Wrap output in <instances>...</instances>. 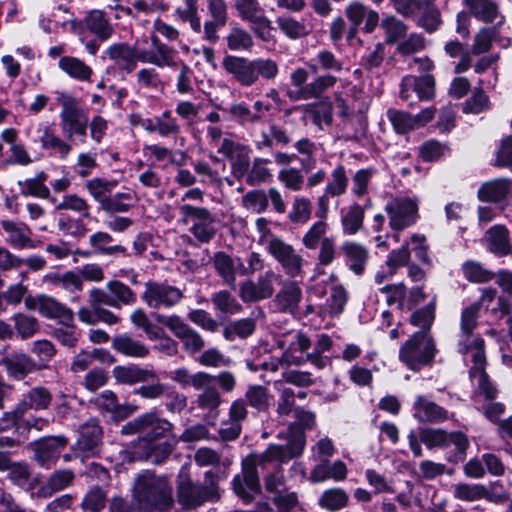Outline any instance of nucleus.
<instances>
[{
  "instance_id": "1",
  "label": "nucleus",
  "mask_w": 512,
  "mask_h": 512,
  "mask_svg": "<svg viewBox=\"0 0 512 512\" xmlns=\"http://www.w3.org/2000/svg\"><path fill=\"white\" fill-rule=\"evenodd\" d=\"M306 439L296 431L286 445L270 444L262 453L248 455L242 461V475L233 478V490L245 503H250L260 492L257 468L266 469L272 463L283 464L299 457L305 448Z\"/></svg>"
},
{
  "instance_id": "2",
  "label": "nucleus",
  "mask_w": 512,
  "mask_h": 512,
  "mask_svg": "<svg viewBox=\"0 0 512 512\" xmlns=\"http://www.w3.org/2000/svg\"><path fill=\"white\" fill-rule=\"evenodd\" d=\"M133 497L142 512H168L173 504L168 481L148 472L136 478Z\"/></svg>"
},
{
  "instance_id": "3",
  "label": "nucleus",
  "mask_w": 512,
  "mask_h": 512,
  "mask_svg": "<svg viewBox=\"0 0 512 512\" xmlns=\"http://www.w3.org/2000/svg\"><path fill=\"white\" fill-rule=\"evenodd\" d=\"M222 66L243 87L256 84L260 76L267 80L274 79L279 70L277 63L270 58L250 60L234 55L224 57Z\"/></svg>"
},
{
  "instance_id": "4",
  "label": "nucleus",
  "mask_w": 512,
  "mask_h": 512,
  "mask_svg": "<svg viewBox=\"0 0 512 512\" xmlns=\"http://www.w3.org/2000/svg\"><path fill=\"white\" fill-rule=\"evenodd\" d=\"M56 102L60 106L59 120L62 133L68 140L75 136L85 138L87 135L89 118L80 99L69 92H57Z\"/></svg>"
},
{
  "instance_id": "5",
  "label": "nucleus",
  "mask_w": 512,
  "mask_h": 512,
  "mask_svg": "<svg viewBox=\"0 0 512 512\" xmlns=\"http://www.w3.org/2000/svg\"><path fill=\"white\" fill-rule=\"evenodd\" d=\"M219 475L209 470L204 474L203 484H195L189 477L181 478L177 487L179 503L186 508H196L205 502L220 499Z\"/></svg>"
},
{
  "instance_id": "6",
  "label": "nucleus",
  "mask_w": 512,
  "mask_h": 512,
  "mask_svg": "<svg viewBox=\"0 0 512 512\" xmlns=\"http://www.w3.org/2000/svg\"><path fill=\"white\" fill-rule=\"evenodd\" d=\"M437 353L433 337L428 331L415 332L399 350V359L412 371L431 365Z\"/></svg>"
},
{
  "instance_id": "7",
  "label": "nucleus",
  "mask_w": 512,
  "mask_h": 512,
  "mask_svg": "<svg viewBox=\"0 0 512 512\" xmlns=\"http://www.w3.org/2000/svg\"><path fill=\"white\" fill-rule=\"evenodd\" d=\"M485 342L482 338H472L466 350L461 348V341H458V351L463 355H470L472 366L469 370L470 379L476 384V395L480 394L485 399L492 400L497 396V389L486 373Z\"/></svg>"
},
{
  "instance_id": "8",
  "label": "nucleus",
  "mask_w": 512,
  "mask_h": 512,
  "mask_svg": "<svg viewBox=\"0 0 512 512\" xmlns=\"http://www.w3.org/2000/svg\"><path fill=\"white\" fill-rule=\"evenodd\" d=\"M180 222L189 225L188 231L204 244L209 243L217 233L216 216L205 207L183 204L179 206Z\"/></svg>"
},
{
  "instance_id": "9",
  "label": "nucleus",
  "mask_w": 512,
  "mask_h": 512,
  "mask_svg": "<svg viewBox=\"0 0 512 512\" xmlns=\"http://www.w3.org/2000/svg\"><path fill=\"white\" fill-rule=\"evenodd\" d=\"M308 78L309 71L303 67L294 69L290 75L291 84L298 89V99L320 98L338 82V78L331 73L317 75L309 83Z\"/></svg>"
},
{
  "instance_id": "10",
  "label": "nucleus",
  "mask_w": 512,
  "mask_h": 512,
  "mask_svg": "<svg viewBox=\"0 0 512 512\" xmlns=\"http://www.w3.org/2000/svg\"><path fill=\"white\" fill-rule=\"evenodd\" d=\"M68 443L69 439L64 435H51L28 443L26 448L40 467L51 469L57 464Z\"/></svg>"
},
{
  "instance_id": "11",
  "label": "nucleus",
  "mask_w": 512,
  "mask_h": 512,
  "mask_svg": "<svg viewBox=\"0 0 512 512\" xmlns=\"http://www.w3.org/2000/svg\"><path fill=\"white\" fill-rule=\"evenodd\" d=\"M267 251L287 276L295 278L303 273L304 258L291 244L280 237L270 236L267 241Z\"/></svg>"
},
{
  "instance_id": "12",
  "label": "nucleus",
  "mask_w": 512,
  "mask_h": 512,
  "mask_svg": "<svg viewBox=\"0 0 512 512\" xmlns=\"http://www.w3.org/2000/svg\"><path fill=\"white\" fill-rule=\"evenodd\" d=\"M172 428V424L159 418L155 413H145L127 422L121 427L123 435L139 434L151 442L163 437Z\"/></svg>"
},
{
  "instance_id": "13",
  "label": "nucleus",
  "mask_w": 512,
  "mask_h": 512,
  "mask_svg": "<svg viewBox=\"0 0 512 512\" xmlns=\"http://www.w3.org/2000/svg\"><path fill=\"white\" fill-rule=\"evenodd\" d=\"M154 318L156 322L167 327L176 338L181 340L183 348L189 354H195L204 347L205 342L201 335L191 328L180 316L156 313Z\"/></svg>"
},
{
  "instance_id": "14",
  "label": "nucleus",
  "mask_w": 512,
  "mask_h": 512,
  "mask_svg": "<svg viewBox=\"0 0 512 512\" xmlns=\"http://www.w3.org/2000/svg\"><path fill=\"white\" fill-rule=\"evenodd\" d=\"M141 298L151 309H170L182 300L183 293L167 282L149 280L145 283Z\"/></svg>"
},
{
  "instance_id": "15",
  "label": "nucleus",
  "mask_w": 512,
  "mask_h": 512,
  "mask_svg": "<svg viewBox=\"0 0 512 512\" xmlns=\"http://www.w3.org/2000/svg\"><path fill=\"white\" fill-rule=\"evenodd\" d=\"M282 276L269 269L257 277L256 281L245 280L239 286V297L244 303L259 302L269 299L275 292L274 284L281 280Z\"/></svg>"
},
{
  "instance_id": "16",
  "label": "nucleus",
  "mask_w": 512,
  "mask_h": 512,
  "mask_svg": "<svg viewBox=\"0 0 512 512\" xmlns=\"http://www.w3.org/2000/svg\"><path fill=\"white\" fill-rule=\"evenodd\" d=\"M389 217V226L392 230L402 231L414 225L418 218V204L408 197H397L385 205Z\"/></svg>"
},
{
  "instance_id": "17",
  "label": "nucleus",
  "mask_w": 512,
  "mask_h": 512,
  "mask_svg": "<svg viewBox=\"0 0 512 512\" xmlns=\"http://www.w3.org/2000/svg\"><path fill=\"white\" fill-rule=\"evenodd\" d=\"M278 283L280 288L271 302L272 306L279 313L297 316L303 299L300 284L295 280L282 278Z\"/></svg>"
},
{
  "instance_id": "18",
  "label": "nucleus",
  "mask_w": 512,
  "mask_h": 512,
  "mask_svg": "<svg viewBox=\"0 0 512 512\" xmlns=\"http://www.w3.org/2000/svg\"><path fill=\"white\" fill-rule=\"evenodd\" d=\"M221 109L219 105L216 106ZM222 110L229 115V119L236 122L242 127L256 125L263 121L267 112L270 110V105L262 100H256L252 107L246 102H233L228 108Z\"/></svg>"
},
{
  "instance_id": "19",
  "label": "nucleus",
  "mask_w": 512,
  "mask_h": 512,
  "mask_svg": "<svg viewBox=\"0 0 512 512\" xmlns=\"http://www.w3.org/2000/svg\"><path fill=\"white\" fill-rule=\"evenodd\" d=\"M349 178L346 168L339 164L331 172L324 193L317 200L316 216L325 219L330 206V198L339 197L346 193Z\"/></svg>"
},
{
  "instance_id": "20",
  "label": "nucleus",
  "mask_w": 512,
  "mask_h": 512,
  "mask_svg": "<svg viewBox=\"0 0 512 512\" xmlns=\"http://www.w3.org/2000/svg\"><path fill=\"white\" fill-rule=\"evenodd\" d=\"M209 19L203 23V39L210 44L219 41V30L228 23V3L226 0H206Z\"/></svg>"
},
{
  "instance_id": "21",
  "label": "nucleus",
  "mask_w": 512,
  "mask_h": 512,
  "mask_svg": "<svg viewBox=\"0 0 512 512\" xmlns=\"http://www.w3.org/2000/svg\"><path fill=\"white\" fill-rule=\"evenodd\" d=\"M311 345L310 338L299 331L290 332L278 340V346L284 351L283 357L294 365H301L307 361L306 356Z\"/></svg>"
},
{
  "instance_id": "22",
  "label": "nucleus",
  "mask_w": 512,
  "mask_h": 512,
  "mask_svg": "<svg viewBox=\"0 0 512 512\" xmlns=\"http://www.w3.org/2000/svg\"><path fill=\"white\" fill-rule=\"evenodd\" d=\"M105 56L127 74L136 69L137 62H141V51H138L135 45H130L127 42L113 43L108 46Z\"/></svg>"
},
{
  "instance_id": "23",
  "label": "nucleus",
  "mask_w": 512,
  "mask_h": 512,
  "mask_svg": "<svg viewBox=\"0 0 512 512\" xmlns=\"http://www.w3.org/2000/svg\"><path fill=\"white\" fill-rule=\"evenodd\" d=\"M150 50L141 51V63L151 64L158 68H174L177 66V50L160 41L156 35L151 36Z\"/></svg>"
},
{
  "instance_id": "24",
  "label": "nucleus",
  "mask_w": 512,
  "mask_h": 512,
  "mask_svg": "<svg viewBox=\"0 0 512 512\" xmlns=\"http://www.w3.org/2000/svg\"><path fill=\"white\" fill-rule=\"evenodd\" d=\"M413 417L420 423H441L449 419V412L424 395H417L413 403Z\"/></svg>"
},
{
  "instance_id": "25",
  "label": "nucleus",
  "mask_w": 512,
  "mask_h": 512,
  "mask_svg": "<svg viewBox=\"0 0 512 512\" xmlns=\"http://www.w3.org/2000/svg\"><path fill=\"white\" fill-rule=\"evenodd\" d=\"M101 440L102 429L98 421L91 419L80 426L76 447L83 456H93L98 453Z\"/></svg>"
},
{
  "instance_id": "26",
  "label": "nucleus",
  "mask_w": 512,
  "mask_h": 512,
  "mask_svg": "<svg viewBox=\"0 0 512 512\" xmlns=\"http://www.w3.org/2000/svg\"><path fill=\"white\" fill-rule=\"evenodd\" d=\"M112 376L117 384L135 385L156 379V372L135 364L117 365L112 369Z\"/></svg>"
},
{
  "instance_id": "27",
  "label": "nucleus",
  "mask_w": 512,
  "mask_h": 512,
  "mask_svg": "<svg viewBox=\"0 0 512 512\" xmlns=\"http://www.w3.org/2000/svg\"><path fill=\"white\" fill-rule=\"evenodd\" d=\"M38 131L41 133L39 142L41 147L48 151L51 156L66 160L72 152V145L56 134L49 125H40Z\"/></svg>"
},
{
  "instance_id": "28",
  "label": "nucleus",
  "mask_w": 512,
  "mask_h": 512,
  "mask_svg": "<svg viewBox=\"0 0 512 512\" xmlns=\"http://www.w3.org/2000/svg\"><path fill=\"white\" fill-rule=\"evenodd\" d=\"M453 495L456 499L466 502H473L481 499H487L493 502H504L509 499L507 493L493 495L482 484L458 483L453 488Z\"/></svg>"
},
{
  "instance_id": "29",
  "label": "nucleus",
  "mask_w": 512,
  "mask_h": 512,
  "mask_svg": "<svg viewBox=\"0 0 512 512\" xmlns=\"http://www.w3.org/2000/svg\"><path fill=\"white\" fill-rule=\"evenodd\" d=\"M2 229L6 233V242L15 249L33 248V240L31 239V229L22 222H14L12 220L3 219L0 222Z\"/></svg>"
},
{
  "instance_id": "30",
  "label": "nucleus",
  "mask_w": 512,
  "mask_h": 512,
  "mask_svg": "<svg viewBox=\"0 0 512 512\" xmlns=\"http://www.w3.org/2000/svg\"><path fill=\"white\" fill-rule=\"evenodd\" d=\"M39 313L48 319L58 320L62 324L73 323L74 313L51 296L39 295Z\"/></svg>"
},
{
  "instance_id": "31",
  "label": "nucleus",
  "mask_w": 512,
  "mask_h": 512,
  "mask_svg": "<svg viewBox=\"0 0 512 512\" xmlns=\"http://www.w3.org/2000/svg\"><path fill=\"white\" fill-rule=\"evenodd\" d=\"M341 251L349 269L356 275H361L368 262V249L357 242L346 241L342 244Z\"/></svg>"
},
{
  "instance_id": "32",
  "label": "nucleus",
  "mask_w": 512,
  "mask_h": 512,
  "mask_svg": "<svg viewBox=\"0 0 512 512\" xmlns=\"http://www.w3.org/2000/svg\"><path fill=\"white\" fill-rule=\"evenodd\" d=\"M52 402V394L44 386H36L31 388L25 394L23 398L17 403L19 406V412L25 413L30 410H46L49 408Z\"/></svg>"
},
{
  "instance_id": "33",
  "label": "nucleus",
  "mask_w": 512,
  "mask_h": 512,
  "mask_svg": "<svg viewBox=\"0 0 512 512\" xmlns=\"http://www.w3.org/2000/svg\"><path fill=\"white\" fill-rule=\"evenodd\" d=\"M83 23L87 30L95 35L100 41L109 40L114 34V28L107 15L98 9L89 11Z\"/></svg>"
},
{
  "instance_id": "34",
  "label": "nucleus",
  "mask_w": 512,
  "mask_h": 512,
  "mask_svg": "<svg viewBox=\"0 0 512 512\" xmlns=\"http://www.w3.org/2000/svg\"><path fill=\"white\" fill-rule=\"evenodd\" d=\"M7 374L14 380H22L37 369L35 361L28 355L19 353L2 359Z\"/></svg>"
},
{
  "instance_id": "35",
  "label": "nucleus",
  "mask_w": 512,
  "mask_h": 512,
  "mask_svg": "<svg viewBox=\"0 0 512 512\" xmlns=\"http://www.w3.org/2000/svg\"><path fill=\"white\" fill-rule=\"evenodd\" d=\"M212 263L223 282L229 287L235 288L236 275L238 274L237 258H233L223 251H218L214 254Z\"/></svg>"
},
{
  "instance_id": "36",
  "label": "nucleus",
  "mask_w": 512,
  "mask_h": 512,
  "mask_svg": "<svg viewBox=\"0 0 512 512\" xmlns=\"http://www.w3.org/2000/svg\"><path fill=\"white\" fill-rule=\"evenodd\" d=\"M171 379L184 389L193 387L195 390H201L203 387L214 382V376L211 374L204 371L191 373L184 367L174 370L171 374Z\"/></svg>"
},
{
  "instance_id": "37",
  "label": "nucleus",
  "mask_w": 512,
  "mask_h": 512,
  "mask_svg": "<svg viewBox=\"0 0 512 512\" xmlns=\"http://www.w3.org/2000/svg\"><path fill=\"white\" fill-rule=\"evenodd\" d=\"M480 311V304L473 303L466 307L461 313L460 319V334L459 340L461 341V348L466 350L469 340L472 338H481L473 334L474 329L477 327L478 317Z\"/></svg>"
},
{
  "instance_id": "38",
  "label": "nucleus",
  "mask_w": 512,
  "mask_h": 512,
  "mask_svg": "<svg viewBox=\"0 0 512 512\" xmlns=\"http://www.w3.org/2000/svg\"><path fill=\"white\" fill-rule=\"evenodd\" d=\"M347 475L344 462L338 460L330 464L328 460L321 461L310 474V480L314 483L324 482L330 478L335 481H343Z\"/></svg>"
},
{
  "instance_id": "39",
  "label": "nucleus",
  "mask_w": 512,
  "mask_h": 512,
  "mask_svg": "<svg viewBox=\"0 0 512 512\" xmlns=\"http://www.w3.org/2000/svg\"><path fill=\"white\" fill-rule=\"evenodd\" d=\"M94 360L104 363H114L115 358L105 349L95 348L92 351L82 350L73 358L70 369L73 373L86 371Z\"/></svg>"
},
{
  "instance_id": "40",
  "label": "nucleus",
  "mask_w": 512,
  "mask_h": 512,
  "mask_svg": "<svg viewBox=\"0 0 512 512\" xmlns=\"http://www.w3.org/2000/svg\"><path fill=\"white\" fill-rule=\"evenodd\" d=\"M58 68L72 79L90 82L93 70L84 61L72 56H63L58 62Z\"/></svg>"
},
{
  "instance_id": "41",
  "label": "nucleus",
  "mask_w": 512,
  "mask_h": 512,
  "mask_svg": "<svg viewBox=\"0 0 512 512\" xmlns=\"http://www.w3.org/2000/svg\"><path fill=\"white\" fill-rule=\"evenodd\" d=\"M112 348L118 353L132 358H145L150 352L145 344L127 334L114 337Z\"/></svg>"
},
{
  "instance_id": "42",
  "label": "nucleus",
  "mask_w": 512,
  "mask_h": 512,
  "mask_svg": "<svg viewBox=\"0 0 512 512\" xmlns=\"http://www.w3.org/2000/svg\"><path fill=\"white\" fill-rule=\"evenodd\" d=\"M74 478V473L69 469L56 470L48 478L47 484L39 489L38 495L44 498L50 497L53 493L69 487Z\"/></svg>"
},
{
  "instance_id": "43",
  "label": "nucleus",
  "mask_w": 512,
  "mask_h": 512,
  "mask_svg": "<svg viewBox=\"0 0 512 512\" xmlns=\"http://www.w3.org/2000/svg\"><path fill=\"white\" fill-rule=\"evenodd\" d=\"M225 41L230 51H248L254 46L251 34L237 23L230 26Z\"/></svg>"
},
{
  "instance_id": "44",
  "label": "nucleus",
  "mask_w": 512,
  "mask_h": 512,
  "mask_svg": "<svg viewBox=\"0 0 512 512\" xmlns=\"http://www.w3.org/2000/svg\"><path fill=\"white\" fill-rule=\"evenodd\" d=\"M510 189V182L506 179H495L481 185L478 198L485 202H498L506 197Z\"/></svg>"
},
{
  "instance_id": "45",
  "label": "nucleus",
  "mask_w": 512,
  "mask_h": 512,
  "mask_svg": "<svg viewBox=\"0 0 512 512\" xmlns=\"http://www.w3.org/2000/svg\"><path fill=\"white\" fill-rule=\"evenodd\" d=\"M47 177V174L42 171L34 178L18 181L21 195L47 199L50 195V190L45 185Z\"/></svg>"
},
{
  "instance_id": "46",
  "label": "nucleus",
  "mask_w": 512,
  "mask_h": 512,
  "mask_svg": "<svg viewBox=\"0 0 512 512\" xmlns=\"http://www.w3.org/2000/svg\"><path fill=\"white\" fill-rule=\"evenodd\" d=\"M132 192H118L114 195H109L107 200L103 201L100 208L108 214H117L128 212L136 202Z\"/></svg>"
},
{
  "instance_id": "47",
  "label": "nucleus",
  "mask_w": 512,
  "mask_h": 512,
  "mask_svg": "<svg viewBox=\"0 0 512 512\" xmlns=\"http://www.w3.org/2000/svg\"><path fill=\"white\" fill-rule=\"evenodd\" d=\"M365 216L364 207L357 203L349 206L347 212L342 214L341 225L345 235H355L363 226Z\"/></svg>"
},
{
  "instance_id": "48",
  "label": "nucleus",
  "mask_w": 512,
  "mask_h": 512,
  "mask_svg": "<svg viewBox=\"0 0 512 512\" xmlns=\"http://www.w3.org/2000/svg\"><path fill=\"white\" fill-rule=\"evenodd\" d=\"M273 396L263 385H250L245 392V401L250 407L265 412L269 409Z\"/></svg>"
},
{
  "instance_id": "49",
  "label": "nucleus",
  "mask_w": 512,
  "mask_h": 512,
  "mask_svg": "<svg viewBox=\"0 0 512 512\" xmlns=\"http://www.w3.org/2000/svg\"><path fill=\"white\" fill-rule=\"evenodd\" d=\"M404 86H414V91L421 100H430L435 94V79L430 74L421 77L405 76Z\"/></svg>"
},
{
  "instance_id": "50",
  "label": "nucleus",
  "mask_w": 512,
  "mask_h": 512,
  "mask_svg": "<svg viewBox=\"0 0 512 512\" xmlns=\"http://www.w3.org/2000/svg\"><path fill=\"white\" fill-rule=\"evenodd\" d=\"M277 24L281 32L290 39H298L310 34L311 27L303 20L283 16L277 18Z\"/></svg>"
},
{
  "instance_id": "51",
  "label": "nucleus",
  "mask_w": 512,
  "mask_h": 512,
  "mask_svg": "<svg viewBox=\"0 0 512 512\" xmlns=\"http://www.w3.org/2000/svg\"><path fill=\"white\" fill-rule=\"evenodd\" d=\"M256 329V321L253 318H242L231 322L223 330V337L233 341L236 337L245 339L251 336Z\"/></svg>"
},
{
  "instance_id": "52",
  "label": "nucleus",
  "mask_w": 512,
  "mask_h": 512,
  "mask_svg": "<svg viewBox=\"0 0 512 512\" xmlns=\"http://www.w3.org/2000/svg\"><path fill=\"white\" fill-rule=\"evenodd\" d=\"M106 288L111 291V296L116 302V308L121 306H132L137 301L136 293L127 285L119 280L107 282Z\"/></svg>"
},
{
  "instance_id": "53",
  "label": "nucleus",
  "mask_w": 512,
  "mask_h": 512,
  "mask_svg": "<svg viewBox=\"0 0 512 512\" xmlns=\"http://www.w3.org/2000/svg\"><path fill=\"white\" fill-rule=\"evenodd\" d=\"M215 309L225 315H235L242 311V305L234 295L227 290H220L211 296Z\"/></svg>"
},
{
  "instance_id": "54",
  "label": "nucleus",
  "mask_w": 512,
  "mask_h": 512,
  "mask_svg": "<svg viewBox=\"0 0 512 512\" xmlns=\"http://www.w3.org/2000/svg\"><path fill=\"white\" fill-rule=\"evenodd\" d=\"M381 28L384 31L385 42L394 44L403 39L408 31L407 25L395 16H386L381 21Z\"/></svg>"
},
{
  "instance_id": "55",
  "label": "nucleus",
  "mask_w": 512,
  "mask_h": 512,
  "mask_svg": "<svg viewBox=\"0 0 512 512\" xmlns=\"http://www.w3.org/2000/svg\"><path fill=\"white\" fill-rule=\"evenodd\" d=\"M107 489L95 485L84 495L81 502L83 512H100L107 502Z\"/></svg>"
},
{
  "instance_id": "56",
  "label": "nucleus",
  "mask_w": 512,
  "mask_h": 512,
  "mask_svg": "<svg viewBox=\"0 0 512 512\" xmlns=\"http://www.w3.org/2000/svg\"><path fill=\"white\" fill-rule=\"evenodd\" d=\"M116 185V181H108L106 179L96 177L88 180L85 183V188L91 197L98 202L99 208H101L103 201L107 200Z\"/></svg>"
},
{
  "instance_id": "57",
  "label": "nucleus",
  "mask_w": 512,
  "mask_h": 512,
  "mask_svg": "<svg viewBox=\"0 0 512 512\" xmlns=\"http://www.w3.org/2000/svg\"><path fill=\"white\" fill-rule=\"evenodd\" d=\"M315 61L317 64L309 65L310 70L313 73H317L319 68L327 72L340 73L343 71L342 61L338 59L332 51L328 49H322L318 51L315 56Z\"/></svg>"
},
{
  "instance_id": "58",
  "label": "nucleus",
  "mask_w": 512,
  "mask_h": 512,
  "mask_svg": "<svg viewBox=\"0 0 512 512\" xmlns=\"http://www.w3.org/2000/svg\"><path fill=\"white\" fill-rule=\"evenodd\" d=\"M489 249L498 255H505L509 252L508 230L504 226L496 225L487 232Z\"/></svg>"
},
{
  "instance_id": "59",
  "label": "nucleus",
  "mask_w": 512,
  "mask_h": 512,
  "mask_svg": "<svg viewBox=\"0 0 512 512\" xmlns=\"http://www.w3.org/2000/svg\"><path fill=\"white\" fill-rule=\"evenodd\" d=\"M269 164H271L269 159L260 157L255 158L246 176V183L251 186H255L268 182L272 177Z\"/></svg>"
},
{
  "instance_id": "60",
  "label": "nucleus",
  "mask_w": 512,
  "mask_h": 512,
  "mask_svg": "<svg viewBox=\"0 0 512 512\" xmlns=\"http://www.w3.org/2000/svg\"><path fill=\"white\" fill-rule=\"evenodd\" d=\"M56 210H69L78 213L82 218L90 217L91 206L88 201L77 194H66L55 206Z\"/></svg>"
},
{
  "instance_id": "61",
  "label": "nucleus",
  "mask_w": 512,
  "mask_h": 512,
  "mask_svg": "<svg viewBox=\"0 0 512 512\" xmlns=\"http://www.w3.org/2000/svg\"><path fill=\"white\" fill-rule=\"evenodd\" d=\"M14 328L18 336L23 339L32 338L40 330L38 320L24 313H16L13 315Z\"/></svg>"
},
{
  "instance_id": "62",
  "label": "nucleus",
  "mask_w": 512,
  "mask_h": 512,
  "mask_svg": "<svg viewBox=\"0 0 512 512\" xmlns=\"http://www.w3.org/2000/svg\"><path fill=\"white\" fill-rule=\"evenodd\" d=\"M472 14L484 21L493 22L498 15V7L491 0H465Z\"/></svg>"
},
{
  "instance_id": "63",
  "label": "nucleus",
  "mask_w": 512,
  "mask_h": 512,
  "mask_svg": "<svg viewBox=\"0 0 512 512\" xmlns=\"http://www.w3.org/2000/svg\"><path fill=\"white\" fill-rule=\"evenodd\" d=\"M348 503V495L341 488H332L324 491L319 498V504L321 507L336 511L344 508Z\"/></svg>"
},
{
  "instance_id": "64",
  "label": "nucleus",
  "mask_w": 512,
  "mask_h": 512,
  "mask_svg": "<svg viewBox=\"0 0 512 512\" xmlns=\"http://www.w3.org/2000/svg\"><path fill=\"white\" fill-rule=\"evenodd\" d=\"M387 118L398 134H405L416 128L413 115L390 108L387 110Z\"/></svg>"
}]
</instances>
